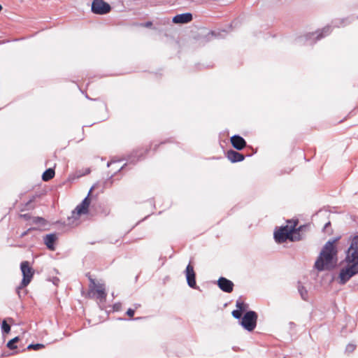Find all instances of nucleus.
I'll return each instance as SVG.
<instances>
[{"label": "nucleus", "instance_id": "obj_12", "mask_svg": "<svg viewBox=\"0 0 358 358\" xmlns=\"http://www.w3.org/2000/svg\"><path fill=\"white\" fill-rule=\"evenodd\" d=\"M148 150L146 149L143 150V149H137L134 150L129 156L127 160L129 164H136L138 161L142 159L143 158V155L145 153L148 152Z\"/></svg>", "mask_w": 358, "mask_h": 358}, {"label": "nucleus", "instance_id": "obj_36", "mask_svg": "<svg viewBox=\"0 0 358 358\" xmlns=\"http://www.w3.org/2000/svg\"><path fill=\"white\" fill-rule=\"evenodd\" d=\"M159 145H155V147H154V150H156L157 149V147L159 146Z\"/></svg>", "mask_w": 358, "mask_h": 358}, {"label": "nucleus", "instance_id": "obj_34", "mask_svg": "<svg viewBox=\"0 0 358 358\" xmlns=\"http://www.w3.org/2000/svg\"><path fill=\"white\" fill-rule=\"evenodd\" d=\"M331 224V222H328L327 223L325 224L324 227V229H327L329 226H330Z\"/></svg>", "mask_w": 358, "mask_h": 358}, {"label": "nucleus", "instance_id": "obj_7", "mask_svg": "<svg viewBox=\"0 0 358 358\" xmlns=\"http://www.w3.org/2000/svg\"><path fill=\"white\" fill-rule=\"evenodd\" d=\"M91 10L96 15H106L111 10V6L103 0H93Z\"/></svg>", "mask_w": 358, "mask_h": 358}, {"label": "nucleus", "instance_id": "obj_20", "mask_svg": "<svg viewBox=\"0 0 358 358\" xmlns=\"http://www.w3.org/2000/svg\"><path fill=\"white\" fill-rule=\"evenodd\" d=\"M349 18L336 19L332 21V26L334 27H344L349 24Z\"/></svg>", "mask_w": 358, "mask_h": 358}, {"label": "nucleus", "instance_id": "obj_2", "mask_svg": "<svg viewBox=\"0 0 358 358\" xmlns=\"http://www.w3.org/2000/svg\"><path fill=\"white\" fill-rule=\"evenodd\" d=\"M336 240L327 241L322 249V251L315 263V268L322 271L333 268L332 262L337 255V250L334 245Z\"/></svg>", "mask_w": 358, "mask_h": 358}, {"label": "nucleus", "instance_id": "obj_17", "mask_svg": "<svg viewBox=\"0 0 358 358\" xmlns=\"http://www.w3.org/2000/svg\"><path fill=\"white\" fill-rule=\"evenodd\" d=\"M55 173V170L52 168H49L42 174V180L45 182L48 181L54 178Z\"/></svg>", "mask_w": 358, "mask_h": 358}, {"label": "nucleus", "instance_id": "obj_21", "mask_svg": "<svg viewBox=\"0 0 358 358\" xmlns=\"http://www.w3.org/2000/svg\"><path fill=\"white\" fill-rule=\"evenodd\" d=\"M236 306L237 309L243 313V312L246 311L247 308H248V304L244 303L241 300H237L236 303Z\"/></svg>", "mask_w": 358, "mask_h": 358}, {"label": "nucleus", "instance_id": "obj_9", "mask_svg": "<svg viewBox=\"0 0 358 358\" xmlns=\"http://www.w3.org/2000/svg\"><path fill=\"white\" fill-rule=\"evenodd\" d=\"M185 275L187 285L193 289H197L196 282V274L194 271L193 266L189 264L185 269Z\"/></svg>", "mask_w": 358, "mask_h": 358}, {"label": "nucleus", "instance_id": "obj_13", "mask_svg": "<svg viewBox=\"0 0 358 358\" xmlns=\"http://www.w3.org/2000/svg\"><path fill=\"white\" fill-rule=\"evenodd\" d=\"M192 19V13H184L175 15L172 19V22L175 24H186L191 22Z\"/></svg>", "mask_w": 358, "mask_h": 358}, {"label": "nucleus", "instance_id": "obj_24", "mask_svg": "<svg viewBox=\"0 0 358 358\" xmlns=\"http://www.w3.org/2000/svg\"><path fill=\"white\" fill-rule=\"evenodd\" d=\"M43 348H44V345L41 344V343H36V344L31 343L27 346L28 350H38Z\"/></svg>", "mask_w": 358, "mask_h": 358}, {"label": "nucleus", "instance_id": "obj_19", "mask_svg": "<svg viewBox=\"0 0 358 358\" xmlns=\"http://www.w3.org/2000/svg\"><path fill=\"white\" fill-rule=\"evenodd\" d=\"M96 292L97 293V299L100 300H103L106 298V293L105 291V287L103 285H99L96 289Z\"/></svg>", "mask_w": 358, "mask_h": 358}, {"label": "nucleus", "instance_id": "obj_28", "mask_svg": "<svg viewBox=\"0 0 358 358\" xmlns=\"http://www.w3.org/2000/svg\"><path fill=\"white\" fill-rule=\"evenodd\" d=\"M122 308V304L120 303H116L113 305V310L115 311H120Z\"/></svg>", "mask_w": 358, "mask_h": 358}, {"label": "nucleus", "instance_id": "obj_38", "mask_svg": "<svg viewBox=\"0 0 358 358\" xmlns=\"http://www.w3.org/2000/svg\"><path fill=\"white\" fill-rule=\"evenodd\" d=\"M20 289V288H19V287H17V289ZM17 294H20L19 290H17Z\"/></svg>", "mask_w": 358, "mask_h": 358}, {"label": "nucleus", "instance_id": "obj_10", "mask_svg": "<svg viewBox=\"0 0 358 358\" xmlns=\"http://www.w3.org/2000/svg\"><path fill=\"white\" fill-rule=\"evenodd\" d=\"M217 285L222 291L227 293H231L233 291L234 286L231 280L224 277H220L217 280Z\"/></svg>", "mask_w": 358, "mask_h": 358}, {"label": "nucleus", "instance_id": "obj_6", "mask_svg": "<svg viewBox=\"0 0 358 358\" xmlns=\"http://www.w3.org/2000/svg\"><path fill=\"white\" fill-rule=\"evenodd\" d=\"M20 269L22 273V280L19 288H24L31 282L34 271L29 266V263L27 261H24L20 264Z\"/></svg>", "mask_w": 358, "mask_h": 358}, {"label": "nucleus", "instance_id": "obj_39", "mask_svg": "<svg viewBox=\"0 0 358 358\" xmlns=\"http://www.w3.org/2000/svg\"><path fill=\"white\" fill-rule=\"evenodd\" d=\"M20 289V288H19V287H17V289ZM17 294H20L19 290H17Z\"/></svg>", "mask_w": 358, "mask_h": 358}, {"label": "nucleus", "instance_id": "obj_33", "mask_svg": "<svg viewBox=\"0 0 358 358\" xmlns=\"http://www.w3.org/2000/svg\"><path fill=\"white\" fill-rule=\"evenodd\" d=\"M89 280H90V281L92 285H93L94 286L96 285L94 280L93 278H92L90 276H89Z\"/></svg>", "mask_w": 358, "mask_h": 358}, {"label": "nucleus", "instance_id": "obj_41", "mask_svg": "<svg viewBox=\"0 0 358 358\" xmlns=\"http://www.w3.org/2000/svg\"><path fill=\"white\" fill-rule=\"evenodd\" d=\"M284 358H286V357H284Z\"/></svg>", "mask_w": 358, "mask_h": 358}, {"label": "nucleus", "instance_id": "obj_31", "mask_svg": "<svg viewBox=\"0 0 358 358\" xmlns=\"http://www.w3.org/2000/svg\"><path fill=\"white\" fill-rule=\"evenodd\" d=\"M20 217L26 220H29L31 218V215L29 213L22 214L20 215Z\"/></svg>", "mask_w": 358, "mask_h": 358}, {"label": "nucleus", "instance_id": "obj_16", "mask_svg": "<svg viewBox=\"0 0 358 358\" xmlns=\"http://www.w3.org/2000/svg\"><path fill=\"white\" fill-rule=\"evenodd\" d=\"M296 224L291 226L290 234L289 236V240L291 241H297L301 240V235L299 234L300 228L296 229Z\"/></svg>", "mask_w": 358, "mask_h": 358}, {"label": "nucleus", "instance_id": "obj_8", "mask_svg": "<svg viewBox=\"0 0 358 358\" xmlns=\"http://www.w3.org/2000/svg\"><path fill=\"white\" fill-rule=\"evenodd\" d=\"M291 227L287 225L281 227L274 232V239L278 243H282L289 240Z\"/></svg>", "mask_w": 358, "mask_h": 358}, {"label": "nucleus", "instance_id": "obj_32", "mask_svg": "<svg viewBox=\"0 0 358 358\" xmlns=\"http://www.w3.org/2000/svg\"><path fill=\"white\" fill-rule=\"evenodd\" d=\"M143 27L147 28H150L152 26V22L151 21H147L144 24H142Z\"/></svg>", "mask_w": 358, "mask_h": 358}, {"label": "nucleus", "instance_id": "obj_18", "mask_svg": "<svg viewBox=\"0 0 358 358\" xmlns=\"http://www.w3.org/2000/svg\"><path fill=\"white\" fill-rule=\"evenodd\" d=\"M298 292L303 301L308 300V292L306 287L301 283L298 285Z\"/></svg>", "mask_w": 358, "mask_h": 358}, {"label": "nucleus", "instance_id": "obj_1", "mask_svg": "<svg viewBox=\"0 0 358 358\" xmlns=\"http://www.w3.org/2000/svg\"><path fill=\"white\" fill-rule=\"evenodd\" d=\"M344 261L348 265L341 269L339 273L341 285H345L352 277L358 273V236H354L352 239Z\"/></svg>", "mask_w": 358, "mask_h": 358}, {"label": "nucleus", "instance_id": "obj_25", "mask_svg": "<svg viewBox=\"0 0 358 358\" xmlns=\"http://www.w3.org/2000/svg\"><path fill=\"white\" fill-rule=\"evenodd\" d=\"M231 314L234 318L238 319L240 321L242 320V317H243L242 314L243 313L241 311H239L238 309L233 310Z\"/></svg>", "mask_w": 358, "mask_h": 358}, {"label": "nucleus", "instance_id": "obj_22", "mask_svg": "<svg viewBox=\"0 0 358 358\" xmlns=\"http://www.w3.org/2000/svg\"><path fill=\"white\" fill-rule=\"evenodd\" d=\"M19 341V337L16 336L13 338V339L10 340L7 344L6 346L10 350H15L17 348V346L15 345V343Z\"/></svg>", "mask_w": 358, "mask_h": 358}, {"label": "nucleus", "instance_id": "obj_35", "mask_svg": "<svg viewBox=\"0 0 358 358\" xmlns=\"http://www.w3.org/2000/svg\"><path fill=\"white\" fill-rule=\"evenodd\" d=\"M113 163H115V162H113V161L109 162H108L107 166H109Z\"/></svg>", "mask_w": 358, "mask_h": 358}, {"label": "nucleus", "instance_id": "obj_26", "mask_svg": "<svg viewBox=\"0 0 358 358\" xmlns=\"http://www.w3.org/2000/svg\"><path fill=\"white\" fill-rule=\"evenodd\" d=\"M32 222L34 224H44L45 222V220L43 217H33Z\"/></svg>", "mask_w": 358, "mask_h": 358}, {"label": "nucleus", "instance_id": "obj_4", "mask_svg": "<svg viewBox=\"0 0 358 358\" xmlns=\"http://www.w3.org/2000/svg\"><path fill=\"white\" fill-rule=\"evenodd\" d=\"M93 188L94 187L90 188L87 196L71 212V216L68 217V224H73V222H71V219H73L74 220H78L81 215H85L88 213L89 207L91 203V199L90 196Z\"/></svg>", "mask_w": 358, "mask_h": 358}, {"label": "nucleus", "instance_id": "obj_5", "mask_svg": "<svg viewBox=\"0 0 358 358\" xmlns=\"http://www.w3.org/2000/svg\"><path fill=\"white\" fill-rule=\"evenodd\" d=\"M257 313L254 310L246 311L243 315L240 324L243 328L248 331H252L256 326L257 321Z\"/></svg>", "mask_w": 358, "mask_h": 358}, {"label": "nucleus", "instance_id": "obj_23", "mask_svg": "<svg viewBox=\"0 0 358 358\" xmlns=\"http://www.w3.org/2000/svg\"><path fill=\"white\" fill-rule=\"evenodd\" d=\"M1 331L3 334H8L10 331V326L6 320H3L1 323Z\"/></svg>", "mask_w": 358, "mask_h": 358}, {"label": "nucleus", "instance_id": "obj_29", "mask_svg": "<svg viewBox=\"0 0 358 358\" xmlns=\"http://www.w3.org/2000/svg\"><path fill=\"white\" fill-rule=\"evenodd\" d=\"M135 313V310L131 308H129L126 313V314L129 317H133Z\"/></svg>", "mask_w": 358, "mask_h": 358}, {"label": "nucleus", "instance_id": "obj_15", "mask_svg": "<svg viewBox=\"0 0 358 358\" xmlns=\"http://www.w3.org/2000/svg\"><path fill=\"white\" fill-rule=\"evenodd\" d=\"M44 243L50 250H55V242L57 240V236L55 234H49L45 235L43 238Z\"/></svg>", "mask_w": 358, "mask_h": 358}, {"label": "nucleus", "instance_id": "obj_40", "mask_svg": "<svg viewBox=\"0 0 358 358\" xmlns=\"http://www.w3.org/2000/svg\"><path fill=\"white\" fill-rule=\"evenodd\" d=\"M140 318L139 317H136L134 320H139Z\"/></svg>", "mask_w": 358, "mask_h": 358}, {"label": "nucleus", "instance_id": "obj_27", "mask_svg": "<svg viewBox=\"0 0 358 358\" xmlns=\"http://www.w3.org/2000/svg\"><path fill=\"white\" fill-rule=\"evenodd\" d=\"M355 350V345L354 344H348L345 348V350L348 352H352Z\"/></svg>", "mask_w": 358, "mask_h": 358}, {"label": "nucleus", "instance_id": "obj_3", "mask_svg": "<svg viewBox=\"0 0 358 358\" xmlns=\"http://www.w3.org/2000/svg\"><path fill=\"white\" fill-rule=\"evenodd\" d=\"M331 31V26L324 27L321 31L317 32L308 33L303 36H300L296 39V43L299 45H313L317 41L320 40L324 36L329 35Z\"/></svg>", "mask_w": 358, "mask_h": 358}, {"label": "nucleus", "instance_id": "obj_14", "mask_svg": "<svg viewBox=\"0 0 358 358\" xmlns=\"http://www.w3.org/2000/svg\"><path fill=\"white\" fill-rule=\"evenodd\" d=\"M227 157L232 163L240 162L245 159V156L243 154L234 150H228L227 152Z\"/></svg>", "mask_w": 358, "mask_h": 358}, {"label": "nucleus", "instance_id": "obj_30", "mask_svg": "<svg viewBox=\"0 0 358 358\" xmlns=\"http://www.w3.org/2000/svg\"><path fill=\"white\" fill-rule=\"evenodd\" d=\"M33 229H35V228H29L27 230H26L25 231L22 232V234L20 235V237L21 238H23L25 236H27L29 232L31 231V230H33Z\"/></svg>", "mask_w": 358, "mask_h": 358}, {"label": "nucleus", "instance_id": "obj_11", "mask_svg": "<svg viewBox=\"0 0 358 358\" xmlns=\"http://www.w3.org/2000/svg\"><path fill=\"white\" fill-rule=\"evenodd\" d=\"M232 146L237 150H242L246 147L245 140L238 134L232 136L230 138Z\"/></svg>", "mask_w": 358, "mask_h": 358}, {"label": "nucleus", "instance_id": "obj_37", "mask_svg": "<svg viewBox=\"0 0 358 358\" xmlns=\"http://www.w3.org/2000/svg\"><path fill=\"white\" fill-rule=\"evenodd\" d=\"M124 169V166H121V168L119 169V171L122 170Z\"/></svg>", "mask_w": 358, "mask_h": 358}]
</instances>
